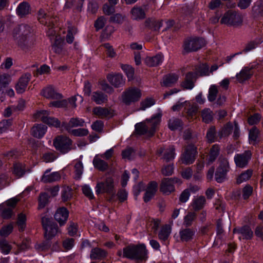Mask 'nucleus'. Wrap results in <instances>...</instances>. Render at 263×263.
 Returning <instances> with one entry per match:
<instances>
[{
	"label": "nucleus",
	"instance_id": "40",
	"mask_svg": "<svg viewBox=\"0 0 263 263\" xmlns=\"http://www.w3.org/2000/svg\"><path fill=\"white\" fill-rule=\"evenodd\" d=\"M121 68L126 74L128 80L131 81L134 79L135 69L134 67L128 64H121Z\"/></svg>",
	"mask_w": 263,
	"mask_h": 263
},
{
	"label": "nucleus",
	"instance_id": "60",
	"mask_svg": "<svg viewBox=\"0 0 263 263\" xmlns=\"http://www.w3.org/2000/svg\"><path fill=\"white\" fill-rule=\"evenodd\" d=\"M106 20L104 16H99L95 21L94 27L97 31L103 29L105 25Z\"/></svg>",
	"mask_w": 263,
	"mask_h": 263
},
{
	"label": "nucleus",
	"instance_id": "29",
	"mask_svg": "<svg viewBox=\"0 0 263 263\" xmlns=\"http://www.w3.org/2000/svg\"><path fill=\"white\" fill-rule=\"evenodd\" d=\"M207 142L212 143L217 141L219 136L215 126H211L206 131V136Z\"/></svg>",
	"mask_w": 263,
	"mask_h": 263
},
{
	"label": "nucleus",
	"instance_id": "63",
	"mask_svg": "<svg viewBox=\"0 0 263 263\" xmlns=\"http://www.w3.org/2000/svg\"><path fill=\"white\" fill-rule=\"evenodd\" d=\"M78 228L77 223L70 221L67 228L68 234L72 237L75 236L78 232Z\"/></svg>",
	"mask_w": 263,
	"mask_h": 263
},
{
	"label": "nucleus",
	"instance_id": "1",
	"mask_svg": "<svg viewBox=\"0 0 263 263\" xmlns=\"http://www.w3.org/2000/svg\"><path fill=\"white\" fill-rule=\"evenodd\" d=\"M148 251L144 243L128 245L123 249V257L135 260L137 263L146 260Z\"/></svg>",
	"mask_w": 263,
	"mask_h": 263
},
{
	"label": "nucleus",
	"instance_id": "16",
	"mask_svg": "<svg viewBox=\"0 0 263 263\" xmlns=\"http://www.w3.org/2000/svg\"><path fill=\"white\" fill-rule=\"evenodd\" d=\"M251 157V154L249 152L242 154H236L234 158V162L237 166L243 168L248 165Z\"/></svg>",
	"mask_w": 263,
	"mask_h": 263
},
{
	"label": "nucleus",
	"instance_id": "4",
	"mask_svg": "<svg viewBox=\"0 0 263 263\" xmlns=\"http://www.w3.org/2000/svg\"><path fill=\"white\" fill-rule=\"evenodd\" d=\"M243 18L238 12L229 10L226 11L221 18L220 23L229 26H239L242 25Z\"/></svg>",
	"mask_w": 263,
	"mask_h": 263
},
{
	"label": "nucleus",
	"instance_id": "50",
	"mask_svg": "<svg viewBox=\"0 0 263 263\" xmlns=\"http://www.w3.org/2000/svg\"><path fill=\"white\" fill-rule=\"evenodd\" d=\"M72 189L69 186H67L62 189L61 191V198L63 202H67L72 197Z\"/></svg>",
	"mask_w": 263,
	"mask_h": 263
},
{
	"label": "nucleus",
	"instance_id": "30",
	"mask_svg": "<svg viewBox=\"0 0 263 263\" xmlns=\"http://www.w3.org/2000/svg\"><path fill=\"white\" fill-rule=\"evenodd\" d=\"M259 134L260 131L256 126H254L250 129L248 137L250 144L255 145L258 143V140L257 139Z\"/></svg>",
	"mask_w": 263,
	"mask_h": 263
},
{
	"label": "nucleus",
	"instance_id": "34",
	"mask_svg": "<svg viewBox=\"0 0 263 263\" xmlns=\"http://www.w3.org/2000/svg\"><path fill=\"white\" fill-rule=\"evenodd\" d=\"M92 163L94 167L101 172L105 171L108 167V163L106 161L96 156L93 158Z\"/></svg>",
	"mask_w": 263,
	"mask_h": 263
},
{
	"label": "nucleus",
	"instance_id": "44",
	"mask_svg": "<svg viewBox=\"0 0 263 263\" xmlns=\"http://www.w3.org/2000/svg\"><path fill=\"white\" fill-rule=\"evenodd\" d=\"M12 124L13 120L12 119L3 120L0 122V133H7L12 126Z\"/></svg>",
	"mask_w": 263,
	"mask_h": 263
},
{
	"label": "nucleus",
	"instance_id": "32",
	"mask_svg": "<svg viewBox=\"0 0 263 263\" xmlns=\"http://www.w3.org/2000/svg\"><path fill=\"white\" fill-rule=\"evenodd\" d=\"M61 178L60 174L58 172H52L48 175L44 174L41 180L44 183H51L57 181Z\"/></svg>",
	"mask_w": 263,
	"mask_h": 263
},
{
	"label": "nucleus",
	"instance_id": "59",
	"mask_svg": "<svg viewBox=\"0 0 263 263\" xmlns=\"http://www.w3.org/2000/svg\"><path fill=\"white\" fill-rule=\"evenodd\" d=\"M82 190L83 194L89 200H93L95 199L92 190L89 185H84L82 186Z\"/></svg>",
	"mask_w": 263,
	"mask_h": 263
},
{
	"label": "nucleus",
	"instance_id": "54",
	"mask_svg": "<svg viewBox=\"0 0 263 263\" xmlns=\"http://www.w3.org/2000/svg\"><path fill=\"white\" fill-rule=\"evenodd\" d=\"M263 42V40H261L258 42H256V41H252L249 42L246 46L245 49L242 50V52H240L237 53V54H241L242 52L247 53L251 51L252 50L255 49L259 44L262 43Z\"/></svg>",
	"mask_w": 263,
	"mask_h": 263
},
{
	"label": "nucleus",
	"instance_id": "14",
	"mask_svg": "<svg viewBox=\"0 0 263 263\" xmlns=\"http://www.w3.org/2000/svg\"><path fill=\"white\" fill-rule=\"evenodd\" d=\"M31 79V74L29 72L25 73L22 75L19 78L18 81L15 85V90L17 93L22 94L24 93Z\"/></svg>",
	"mask_w": 263,
	"mask_h": 263
},
{
	"label": "nucleus",
	"instance_id": "27",
	"mask_svg": "<svg viewBox=\"0 0 263 263\" xmlns=\"http://www.w3.org/2000/svg\"><path fill=\"white\" fill-rule=\"evenodd\" d=\"M107 252L99 247H95L91 249L90 258L91 260L102 259L106 257Z\"/></svg>",
	"mask_w": 263,
	"mask_h": 263
},
{
	"label": "nucleus",
	"instance_id": "36",
	"mask_svg": "<svg viewBox=\"0 0 263 263\" xmlns=\"http://www.w3.org/2000/svg\"><path fill=\"white\" fill-rule=\"evenodd\" d=\"M16 223L20 232H22L25 231L27 226V216L25 213L22 212L17 215Z\"/></svg>",
	"mask_w": 263,
	"mask_h": 263
},
{
	"label": "nucleus",
	"instance_id": "26",
	"mask_svg": "<svg viewBox=\"0 0 263 263\" xmlns=\"http://www.w3.org/2000/svg\"><path fill=\"white\" fill-rule=\"evenodd\" d=\"M12 174L17 178L22 177L26 173L25 165L21 162H14L11 168Z\"/></svg>",
	"mask_w": 263,
	"mask_h": 263
},
{
	"label": "nucleus",
	"instance_id": "6",
	"mask_svg": "<svg viewBox=\"0 0 263 263\" xmlns=\"http://www.w3.org/2000/svg\"><path fill=\"white\" fill-rule=\"evenodd\" d=\"M141 96L142 93L140 89L136 87H130L123 92L122 100L123 103L129 106L139 101Z\"/></svg>",
	"mask_w": 263,
	"mask_h": 263
},
{
	"label": "nucleus",
	"instance_id": "13",
	"mask_svg": "<svg viewBox=\"0 0 263 263\" xmlns=\"http://www.w3.org/2000/svg\"><path fill=\"white\" fill-rule=\"evenodd\" d=\"M69 215L68 210L65 206L58 208L54 215V218L61 227L66 223Z\"/></svg>",
	"mask_w": 263,
	"mask_h": 263
},
{
	"label": "nucleus",
	"instance_id": "43",
	"mask_svg": "<svg viewBox=\"0 0 263 263\" xmlns=\"http://www.w3.org/2000/svg\"><path fill=\"white\" fill-rule=\"evenodd\" d=\"M161 113H157L153 115L148 121L152 124V130L153 133L155 132L156 127L160 124L162 118Z\"/></svg>",
	"mask_w": 263,
	"mask_h": 263
},
{
	"label": "nucleus",
	"instance_id": "22",
	"mask_svg": "<svg viewBox=\"0 0 263 263\" xmlns=\"http://www.w3.org/2000/svg\"><path fill=\"white\" fill-rule=\"evenodd\" d=\"M91 100L97 105H103L108 102V96L100 90H97L92 93Z\"/></svg>",
	"mask_w": 263,
	"mask_h": 263
},
{
	"label": "nucleus",
	"instance_id": "18",
	"mask_svg": "<svg viewBox=\"0 0 263 263\" xmlns=\"http://www.w3.org/2000/svg\"><path fill=\"white\" fill-rule=\"evenodd\" d=\"M107 79L116 88L122 86L124 83L123 76L121 73H109L107 76Z\"/></svg>",
	"mask_w": 263,
	"mask_h": 263
},
{
	"label": "nucleus",
	"instance_id": "42",
	"mask_svg": "<svg viewBox=\"0 0 263 263\" xmlns=\"http://www.w3.org/2000/svg\"><path fill=\"white\" fill-rule=\"evenodd\" d=\"M252 74L249 70L242 69L239 73H237L236 77L237 80L240 83H243L245 81L251 79Z\"/></svg>",
	"mask_w": 263,
	"mask_h": 263
},
{
	"label": "nucleus",
	"instance_id": "35",
	"mask_svg": "<svg viewBox=\"0 0 263 263\" xmlns=\"http://www.w3.org/2000/svg\"><path fill=\"white\" fill-rule=\"evenodd\" d=\"M13 229V222L4 225L0 229V236L4 238L8 237L12 233Z\"/></svg>",
	"mask_w": 263,
	"mask_h": 263
},
{
	"label": "nucleus",
	"instance_id": "25",
	"mask_svg": "<svg viewBox=\"0 0 263 263\" xmlns=\"http://www.w3.org/2000/svg\"><path fill=\"white\" fill-rule=\"evenodd\" d=\"M132 18L134 20L139 21L144 20L146 14L144 9L140 6L135 5L130 10Z\"/></svg>",
	"mask_w": 263,
	"mask_h": 263
},
{
	"label": "nucleus",
	"instance_id": "45",
	"mask_svg": "<svg viewBox=\"0 0 263 263\" xmlns=\"http://www.w3.org/2000/svg\"><path fill=\"white\" fill-rule=\"evenodd\" d=\"M93 114L97 116H102L107 117L110 114V111L109 109L101 106H96L93 108Z\"/></svg>",
	"mask_w": 263,
	"mask_h": 263
},
{
	"label": "nucleus",
	"instance_id": "17",
	"mask_svg": "<svg viewBox=\"0 0 263 263\" xmlns=\"http://www.w3.org/2000/svg\"><path fill=\"white\" fill-rule=\"evenodd\" d=\"M31 8L30 4L23 1L20 3L16 9V14L20 18H23L31 14Z\"/></svg>",
	"mask_w": 263,
	"mask_h": 263
},
{
	"label": "nucleus",
	"instance_id": "15",
	"mask_svg": "<svg viewBox=\"0 0 263 263\" xmlns=\"http://www.w3.org/2000/svg\"><path fill=\"white\" fill-rule=\"evenodd\" d=\"M233 233L241 235L243 239L246 240L252 239L254 236L253 231L248 224H245L241 227L235 228L233 229Z\"/></svg>",
	"mask_w": 263,
	"mask_h": 263
},
{
	"label": "nucleus",
	"instance_id": "19",
	"mask_svg": "<svg viewBox=\"0 0 263 263\" xmlns=\"http://www.w3.org/2000/svg\"><path fill=\"white\" fill-rule=\"evenodd\" d=\"M47 130V127L42 124H35L31 128V135L37 139L42 138L45 135Z\"/></svg>",
	"mask_w": 263,
	"mask_h": 263
},
{
	"label": "nucleus",
	"instance_id": "52",
	"mask_svg": "<svg viewBox=\"0 0 263 263\" xmlns=\"http://www.w3.org/2000/svg\"><path fill=\"white\" fill-rule=\"evenodd\" d=\"M253 192V187L249 184H246L242 189V197L243 199L247 200L252 195Z\"/></svg>",
	"mask_w": 263,
	"mask_h": 263
},
{
	"label": "nucleus",
	"instance_id": "39",
	"mask_svg": "<svg viewBox=\"0 0 263 263\" xmlns=\"http://www.w3.org/2000/svg\"><path fill=\"white\" fill-rule=\"evenodd\" d=\"M201 116L202 121L206 124H209L213 120V112L209 108H205L202 110Z\"/></svg>",
	"mask_w": 263,
	"mask_h": 263
},
{
	"label": "nucleus",
	"instance_id": "61",
	"mask_svg": "<svg viewBox=\"0 0 263 263\" xmlns=\"http://www.w3.org/2000/svg\"><path fill=\"white\" fill-rule=\"evenodd\" d=\"M174 164L164 165L161 168V173L164 176H170L174 173Z\"/></svg>",
	"mask_w": 263,
	"mask_h": 263
},
{
	"label": "nucleus",
	"instance_id": "55",
	"mask_svg": "<svg viewBox=\"0 0 263 263\" xmlns=\"http://www.w3.org/2000/svg\"><path fill=\"white\" fill-rule=\"evenodd\" d=\"M254 14L257 16H263V1L256 2L253 7Z\"/></svg>",
	"mask_w": 263,
	"mask_h": 263
},
{
	"label": "nucleus",
	"instance_id": "31",
	"mask_svg": "<svg viewBox=\"0 0 263 263\" xmlns=\"http://www.w3.org/2000/svg\"><path fill=\"white\" fill-rule=\"evenodd\" d=\"M234 128L233 124L229 122L226 123L223 128L218 132V135L220 139L223 137H227L229 136L232 133Z\"/></svg>",
	"mask_w": 263,
	"mask_h": 263
},
{
	"label": "nucleus",
	"instance_id": "47",
	"mask_svg": "<svg viewBox=\"0 0 263 263\" xmlns=\"http://www.w3.org/2000/svg\"><path fill=\"white\" fill-rule=\"evenodd\" d=\"M102 46L105 49V53L108 58L112 59L116 57L117 53L115 50L109 43H105Z\"/></svg>",
	"mask_w": 263,
	"mask_h": 263
},
{
	"label": "nucleus",
	"instance_id": "10",
	"mask_svg": "<svg viewBox=\"0 0 263 263\" xmlns=\"http://www.w3.org/2000/svg\"><path fill=\"white\" fill-rule=\"evenodd\" d=\"M72 142V140L69 137L59 135L54 139L53 146L57 151L62 154H66L71 149Z\"/></svg>",
	"mask_w": 263,
	"mask_h": 263
},
{
	"label": "nucleus",
	"instance_id": "28",
	"mask_svg": "<svg viewBox=\"0 0 263 263\" xmlns=\"http://www.w3.org/2000/svg\"><path fill=\"white\" fill-rule=\"evenodd\" d=\"M42 121L48 125L49 127H53L57 128H60L61 122L58 118L51 116H43L41 118Z\"/></svg>",
	"mask_w": 263,
	"mask_h": 263
},
{
	"label": "nucleus",
	"instance_id": "12",
	"mask_svg": "<svg viewBox=\"0 0 263 263\" xmlns=\"http://www.w3.org/2000/svg\"><path fill=\"white\" fill-rule=\"evenodd\" d=\"M41 95L48 99L59 100L64 98L62 93L57 92L52 85L44 87L41 91Z\"/></svg>",
	"mask_w": 263,
	"mask_h": 263
},
{
	"label": "nucleus",
	"instance_id": "46",
	"mask_svg": "<svg viewBox=\"0 0 263 263\" xmlns=\"http://www.w3.org/2000/svg\"><path fill=\"white\" fill-rule=\"evenodd\" d=\"M209 66L205 63L200 64L197 68L195 71L198 76H205L209 74Z\"/></svg>",
	"mask_w": 263,
	"mask_h": 263
},
{
	"label": "nucleus",
	"instance_id": "24",
	"mask_svg": "<svg viewBox=\"0 0 263 263\" xmlns=\"http://www.w3.org/2000/svg\"><path fill=\"white\" fill-rule=\"evenodd\" d=\"M195 232L192 229L186 228L181 229L179 231L180 240L182 242H189L191 241L195 235Z\"/></svg>",
	"mask_w": 263,
	"mask_h": 263
},
{
	"label": "nucleus",
	"instance_id": "41",
	"mask_svg": "<svg viewBox=\"0 0 263 263\" xmlns=\"http://www.w3.org/2000/svg\"><path fill=\"white\" fill-rule=\"evenodd\" d=\"M224 4L221 0H211L207 6L209 10L219 11L220 8H223Z\"/></svg>",
	"mask_w": 263,
	"mask_h": 263
},
{
	"label": "nucleus",
	"instance_id": "7",
	"mask_svg": "<svg viewBox=\"0 0 263 263\" xmlns=\"http://www.w3.org/2000/svg\"><path fill=\"white\" fill-rule=\"evenodd\" d=\"M198 155L197 147L193 143L189 144L181 155L180 160L182 164L189 165L194 163Z\"/></svg>",
	"mask_w": 263,
	"mask_h": 263
},
{
	"label": "nucleus",
	"instance_id": "20",
	"mask_svg": "<svg viewBox=\"0 0 263 263\" xmlns=\"http://www.w3.org/2000/svg\"><path fill=\"white\" fill-rule=\"evenodd\" d=\"M220 146L218 144H215L210 148L209 156L206 159V164L210 165L212 164L217 159L220 154Z\"/></svg>",
	"mask_w": 263,
	"mask_h": 263
},
{
	"label": "nucleus",
	"instance_id": "11",
	"mask_svg": "<svg viewBox=\"0 0 263 263\" xmlns=\"http://www.w3.org/2000/svg\"><path fill=\"white\" fill-rule=\"evenodd\" d=\"M77 98L76 96H72L67 99L62 98L59 100H56L50 102V106L57 108H64L67 109L69 106L70 108L73 109L77 107L76 102Z\"/></svg>",
	"mask_w": 263,
	"mask_h": 263
},
{
	"label": "nucleus",
	"instance_id": "37",
	"mask_svg": "<svg viewBox=\"0 0 263 263\" xmlns=\"http://www.w3.org/2000/svg\"><path fill=\"white\" fill-rule=\"evenodd\" d=\"M178 77L175 73H170L167 75L163 80V85L165 87H172L177 83Z\"/></svg>",
	"mask_w": 263,
	"mask_h": 263
},
{
	"label": "nucleus",
	"instance_id": "56",
	"mask_svg": "<svg viewBox=\"0 0 263 263\" xmlns=\"http://www.w3.org/2000/svg\"><path fill=\"white\" fill-rule=\"evenodd\" d=\"M196 214L194 212H189L184 217L183 225L186 228H189L192 225L193 222L196 218Z\"/></svg>",
	"mask_w": 263,
	"mask_h": 263
},
{
	"label": "nucleus",
	"instance_id": "9",
	"mask_svg": "<svg viewBox=\"0 0 263 263\" xmlns=\"http://www.w3.org/2000/svg\"><path fill=\"white\" fill-rule=\"evenodd\" d=\"M95 192L97 195L101 193H106L109 195L114 194V180L112 177H108L104 181L98 182L95 186Z\"/></svg>",
	"mask_w": 263,
	"mask_h": 263
},
{
	"label": "nucleus",
	"instance_id": "64",
	"mask_svg": "<svg viewBox=\"0 0 263 263\" xmlns=\"http://www.w3.org/2000/svg\"><path fill=\"white\" fill-rule=\"evenodd\" d=\"M218 90L215 86L212 85L210 87L208 96V100L211 102H214L217 97Z\"/></svg>",
	"mask_w": 263,
	"mask_h": 263
},
{
	"label": "nucleus",
	"instance_id": "3",
	"mask_svg": "<svg viewBox=\"0 0 263 263\" xmlns=\"http://www.w3.org/2000/svg\"><path fill=\"white\" fill-rule=\"evenodd\" d=\"M41 222L44 230L45 238L50 240L57 234L59 227L57 223L52 219L44 216L42 218Z\"/></svg>",
	"mask_w": 263,
	"mask_h": 263
},
{
	"label": "nucleus",
	"instance_id": "62",
	"mask_svg": "<svg viewBox=\"0 0 263 263\" xmlns=\"http://www.w3.org/2000/svg\"><path fill=\"white\" fill-rule=\"evenodd\" d=\"M135 130L138 134L144 135L147 133L148 128L145 124L142 122L137 123L135 125Z\"/></svg>",
	"mask_w": 263,
	"mask_h": 263
},
{
	"label": "nucleus",
	"instance_id": "5",
	"mask_svg": "<svg viewBox=\"0 0 263 263\" xmlns=\"http://www.w3.org/2000/svg\"><path fill=\"white\" fill-rule=\"evenodd\" d=\"M230 170L229 162L224 158L219 160L215 173V180L219 183L224 182L227 179L228 173Z\"/></svg>",
	"mask_w": 263,
	"mask_h": 263
},
{
	"label": "nucleus",
	"instance_id": "53",
	"mask_svg": "<svg viewBox=\"0 0 263 263\" xmlns=\"http://www.w3.org/2000/svg\"><path fill=\"white\" fill-rule=\"evenodd\" d=\"M49 201L48 196L46 193L41 194L38 200V209H44Z\"/></svg>",
	"mask_w": 263,
	"mask_h": 263
},
{
	"label": "nucleus",
	"instance_id": "2",
	"mask_svg": "<svg viewBox=\"0 0 263 263\" xmlns=\"http://www.w3.org/2000/svg\"><path fill=\"white\" fill-rule=\"evenodd\" d=\"M205 45V41L201 37H187L183 41L182 53L185 54L197 51L201 49Z\"/></svg>",
	"mask_w": 263,
	"mask_h": 263
},
{
	"label": "nucleus",
	"instance_id": "49",
	"mask_svg": "<svg viewBox=\"0 0 263 263\" xmlns=\"http://www.w3.org/2000/svg\"><path fill=\"white\" fill-rule=\"evenodd\" d=\"M135 153V150L132 147H127L122 151L121 155L123 159L132 160L133 159V155Z\"/></svg>",
	"mask_w": 263,
	"mask_h": 263
},
{
	"label": "nucleus",
	"instance_id": "57",
	"mask_svg": "<svg viewBox=\"0 0 263 263\" xmlns=\"http://www.w3.org/2000/svg\"><path fill=\"white\" fill-rule=\"evenodd\" d=\"M37 19L39 22L44 25H47L48 22V16L44 9H40L37 12Z\"/></svg>",
	"mask_w": 263,
	"mask_h": 263
},
{
	"label": "nucleus",
	"instance_id": "23",
	"mask_svg": "<svg viewBox=\"0 0 263 263\" xmlns=\"http://www.w3.org/2000/svg\"><path fill=\"white\" fill-rule=\"evenodd\" d=\"M164 56L162 52H158L153 57H148L146 59V64L149 67H157L162 64Z\"/></svg>",
	"mask_w": 263,
	"mask_h": 263
},
{
	"label": "nucleus",
	"instance_id": "58",
	"mask_svg": "<svg viewBox=\"0 0 263 263\" xmlns=\"http://www.w3.org/2000/svg\"><path fill=\"white\" fill-rule=\"evenodd\" d=\"M155 104V101L151 98H147L140 103V110H145L146 108L151 107Z\"/></svg>",
	"mask_w": 263,
	"mask_h": 263
},
{
	"label": "nucleus",
	"instance_id": "21",
	"mask_svg": "<svg viewBox=\"0 0 263 263\" xmlns=\"http://www.w3.org/2000/svg\"><path fill=\"white\" fill-rule=\"evenodd\" d=\"M168 127L173 132L178 130L181 132L184 127V123L182 120L176 117H173L168 121Z\"/></svg>",
	"mask_w": 263,
	"mask_h": 263
},
{
	"label": "nucleus",
	"instance_id": "48",
	"mask_svg": "<svg viewBox=\"0 0 263 263\" xmlns=\"http://www.w3.org/2000/svg\"><path fill=\"white\" fill-rule=\"evenodd\" d=\"M206 200L204 196H200L198 197L194 201L193 203V208L195 211H198L201 210L205 203Z\"/></svg>",
	"mask_w": 263,
	"mask_h": 263
},
{
	"label": "nucleus",
	"instance_id": "33",
	"mask_svg": "<svg viewBox=\"0 0 263 263\" xmlns=\"http://www.w3.org/2000/svg\"><path fill=\"white\" fill-rule=\"evenodd\" d=\"M65 44L64 39L61 37L56 39L52 44V50L56 54H60L62 53Z\"/></svg>",
	"mask_w": 263,
	"mask_h": 263
},
{
	"label": "nucleus",
	"instance_id": "51",
	"mask_svg": "<svg viewBox=\"0 0 263 263\" xmlns=\"http://www.w3.org/2000/svg\"><path fill=\"white\" fill-rule=\"evenodd\" d=\"M261 117L260 114L254 113L248 118V123L251 126L257 125L260 122Z\"/></svg>",
	"mask_w": 263,
	"mask_h": 263
},
{
	"label": "nucleus",
	"instance_id": "8",
	"mask_svg": "<svg viewBox=\"0 0 263 263\" xmlns=\"http://www.w3.org/2000/svg\"><path fill=\"white\" fill-rule=\"evenodd\" d=\"M180 182V179L177 177L164 178L160 185V192L163 195H169L175 192V184L179 183Z\"/></svg>",
	"mask_w": 263,
	"mask_h": 263
},
{
	"label": "nucleus",
	"instance_id": "38",
	"mask_svg": "<svg viewBox=\"0 0 263 263\" xmlns=\"http://www.w3.org/2000/svg\"><path fill=\"white\" fill-rule=\"evenodd\" d=\"M253 171L251 169H248L242 172L236 178V183L240 184L243 182L249 180L252 176Z\"/></svg>",
	"mask_w": 263,
	"mask_h": 263
}]
</instances>
